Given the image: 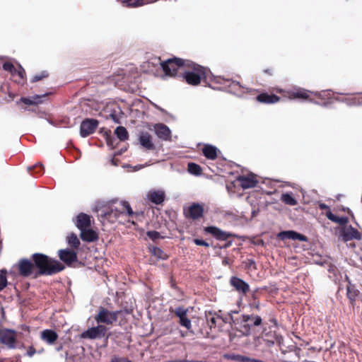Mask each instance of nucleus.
Returning <instances> with one entry per match:
<instances>
[{
	"label": "nucleus",
	"mask_w": 362,
	"mask_h": 362,
	"mask_svg": "<svg viewBox=\"0 0 362 362\" xmlns=\"http://www.w3.org/2000/svg\"><path fill=\"white\" fill-rule=\"evenodd\" d=\"M320 208L321 209H328V210H329V206L327 204H320Z\"/></svg>",
	"instance_id": "4d7b16f0"
},
{
	"label": "nucleus",
	"mask_w": 362,
	"mask_h": 362,
	"mask_svg": "<svg viewBox=\"0 0 362 362\" xmlns=\"http://www.w3.org/2000/svg\"><path fill=\"white\" fill-rule=\"evenodd\" d=\"M66 243L71 247L74 249H78L80 245V240L77 235L74 233L67 235Z\"/></svg>",
	"instance_id": "c756f323"
},
{
	"label": "nucleus",
	"mask_w": 362,
	"mask_h": 362,
	"mask_svg": "<svg viewBox=\"0 0 362 362\" xmlns=\"http://www.w3.org/2000/svg\"><path fill=\"white\" fill-rule=\"evenodd\" d=\"M204 211L203 206L199 203H192L187 209H184V213L186 216L193 220L202 218L203 216Z\"/></svg>",
	"instance_id": "9d476101"
},
{
	"label": "nucleus",
	"mask_w": 362,
	"mask_h": 362,
	"mask_svg": "<svg viewBox=\"0 0 362 362\" xmlns=\"http://www.w3.org/2000/svg\"><path fill=\"white\" fill-rule=\"evenodd\" d=\"M63 349V344H61L55 348L56 351H60Z\"/></svg>",
	"instance_id": "13d9d810"
},
{
	"label": "nucleus",
	"mask_w": 362,
	"mask_h": 362,
	"mask_svg": "<svg viewBox=\"0 0 362 362\" xmlns=\"http://www.w3.org/2000/svg\"><path fill=\"white\" fill-rule=\"evenodd\" d=\"M16 331L11 329H0V342L9 349H14L16 346Z\"/></svg>",
	"instance_id": "39448f33"
},
{
	"label": "nucleus",
	"mask_w": 362,
	"mask_h": 362,
	"mask_svg": "<svg viewBox=\"0 0 362 362\" xmlns=\"http://www.w3.org/2000/svg\"><path fill=\"white\" fill-rule=\"evenodd\" d=\"M2 67L4 70L10 72L12 75H14V72H16V69L11 62H4Z\"/></svg>",
	"instance_id": "4c0bfd02"
},
{
	"label": "nucleus",
	"mask_w": 362,
	"mask_h": 362,
	"mask_svg": "<svg viewBox=\"0 0 362 362\" xmlns=\"http://www.w3.org/2000/svg\"><path fill=\"white\" fill-rule=\"evenodd\" d=\"M58 339L57 333L49 329H44L41 332V339L49 345H52Z\"/></svg>",
	"instance_id": "5701e85b"
},
{
	"label": "nucleus",
	"mask_w": 362,
	"mask_h": 362,
	"mask_svg": "<svg viewBox=\"0 0 362 362\" xmlns=\"http://www.w3.org/2000/svg\"><path fill=\"white\" fill-rule=\"evenodd\" d=\"M326 216L327 218L332 221V222H334V223H337V219L339 218V216H336L335 214H334L330 210H329L327 213H326Z\"/></svg>",
	"instance_id": "37998d69"
},
{
	"label": "nucleus",
	"mask_w": 362,
	"mask_h": 362,
	"mask_svg": "<svg viewBox=\"0 0 362 362\" xmlns=\"http://www.w3.org/2000/svg\"><path fill=\"white\" fill-rule=\"evenodd\" d=\"M238 310H231L228 312V315L226 316L224 318H222V321L225 323H229L232 325H234L236 328L238 325H239V322L240 321V319L235 318L233 317V314H238Z\"/></svg>",
	"instance_id": "bb28decb"
},
{
	"label": "nucleus",
	"mask_w": 362,
	"mask_h": 362,
	"mask_svg": "<svg viewBox=\"0 0 362 362\" xmlns=\"http://www.w3.org/2000/svg\"><path fill=\"white\" fill-rule=\"evenodd\" d=\"M95 320L98 322L110 325L117 321V313L111 312L107 309L103 308L98 313Z\"/></svg>",
	"instance_id": "9b49d317"
},
{
	"label": "nucleus",
	"mask_w": 362,
	"mask_h": 362,
	"mask_svg": "<svg viewBox=\"0 0 362 362\" xmlns=\"http://www.w3.org/2000/svg\"><path fill=\"white\" fill-rule=\"evenodd\" d=\"M188 309L183 306L177 307L175 310V314L177 317H184L187 314Z\"/></svg>",
	"instance_id": "58836bf2"
},
{
	"label": "nucleus",
	"mask_w": 362,
	"mask_h": 362,
	"mask_svg": "<svg viewBox=\"0 0 362 362\" xmlns=\"http://www.w3.org/2000/svg\"><path fill=\"white\" fill-rule=\"evenodd\" d=\"M346 280L348 281V285L346 286V296L350 303L354 305L359 294V291L356 288L355 285L351 283V281L347 276H346Z\"/></svg>",
	"instance_id": "412c9836"
},
{
	"label": "nucleus",
	"mask_w": 362,
	"mask_h": 362,
	"mask_svg": "<svg viewBox=\"0 0 362 362\" xmlns=\"http://www.w3.org/2000/svg\"><path fill=\"white\" fill-rule=\"evenodd\" d=\"M225 358L227 359H230L232 361H237V362H248L250 357L243 356L240 354H232L225 355Z\"/></svg>",
	"instance_id": "2f4dec72"
},
{
	"label": "nucleus",
	"mask_w": 362,
	"mask_h": 362,
	"mask_svg": "<svg viewBox=\"0 0 362 362\" xmlns=\"http://www.w3.org/2000/svg\"><path fill=\"white\" fill-rule=\"evenodd\" d=\"M146 165H145V166ZM143 167H144V165H137V166L135 167V169L136 170H139V169L142 168Z\"/></svg>",
	"instance_id": "680f3d73"
},
{
	"label": "nucleus",
	"mask_w": 362,
	"mask_h": 362,
	"mask_svg": "<svg viewBox=\"0 0 362 362\" xmlns=\"http://www.w3.org/2000/svg\"><path fill=\"white\" fill-rule=\"evenodd\" d=\"M262 322V319L259 315H242L240 321L237 327V329L242 335L249 336L251 334L252 328L259 326Z\"/></svg>",
	"instance_id": "20e7f679"
},
{
	"label": "nucleus",
	"mask_w": 362,
	"mask_h": 362,
	"mask_svg": "<svg viewBox=\"0 0 362 362\" xmlns=\"http://www.w3.org/2000/svg\"><path fill=\"white\" fill-rule=\"evenodd\" d=\"M322 106H326V105H327V103H325L322 104Z\"/></svg>",
	"instance_id": "774afa93"
},
{
	"label": "nucleus",
	"mask_w": 362,
	"mask_h": 362,
	"mask_svg": "<svg viewBox=\"0 0 362 362\" xmlns=\"http://www.w3.org/2000/svg\"><path fill=\"white\" fill-rule=\"evenodd\" d=\"M6 274L7 272L5 269L0 271V291L6 288L8 284Z\"/></svg>",
	"instance_id": "c9c22d12"
},
{
	"label": "nucleus",
	"mask_w": 362,
	"mask_h": 362,
	"mask_svg": "<svg viewBox=\"0 0 362 362\" xmlns=\"http://www.w3.org/2000/svg\"><path fill=\"white\" fill-rule=\"evenodd\" d=\"M179 323L181 326L185 327L187 329L189 330L192 328V322L187 317V315L184 317H179Z\"/></svg>",
	"instance_id": "e433bc0d"
},
{
	"label": "nucleus",
	"mask_w": 362,
	"mask_h": 362,
	"mask_svg": "<svg viewBox=\"0 0 362 362\" xmlns=\"http://www.w3.org/2000/svg\"><path fill=\"white\" fill-rule=\"evenodd\" d=\"M119 204L123 210L119 209L117 207L113 208L112 206L100 209L98 210V216L100 221L114 222L115 219L118 218L124 213V211L128 216H132L134 214L129 202L122 201Z\"/></svg>",
	"instance_id": "7ed1b4c3"
},
{
	"label": "nucleus",
	"mask_w": 362,
	"mask_h": 362,
	"mask_svg": "<svg viewBox=\"0 0 362 362\" xmlns=\"http://www.w3.org/2000/svg\"><path fill=\"white\" fill-rule=\"evenodd\" d=\"M47 75H48V74H47V71H42V72H41L40 74L35 75V76L33 77V78H32L31 81H32V82H37V81H39L42 80V78H45V77H47Z\"/></svg>",
	"instance_id": "a19ab883"
},
{
	"label": "nucleus",
	"mask_w": 362,
	"mask_h": 362,
	"mask_svg": "<svg viewBox=\"0 0 362 362\" xmlns=\"http://www.w3.org/2000/svg\"><path fill=\"white\" fill-rule=\"evenodd\" d=\"M356 105H362V97H356Z\"/></svg>",
	"instance_id": "6e6d98bb"
},
{
	"label": "nucleus",
	"mask_w": 362,
	"mask_h": 362,
	"mask_svg": "<svg viewBox=\"0 0 362 362\" xmlns=\"http://www.w3.org/2000/svg\"><path fill=\"white\" fill-rule=\"evenodd\" d=\"M115 134L121 141H124L128 139L129 134L125 127L122 126L117 127L115 130Z\"/></svg>",
	"instance_id": "c85d7f7f"
},
{
	"label": "nucleus",
	"mask_w": 362,
	"mask_h": 362,
	"mask_svg": "<svg viewBox=\"0 0 362 362\" xmlns=\"http://www.w3.org/2000/svg\"><path fill=\"white\" fill-rule=\"evenodd\" d=\"M46 94L44 95H35L29 98H21V100L25 105H37L41 103V98L45 97Z\"/></svg>",
	"instance_id": "cd10ccee"
},
{
	"label": "nucleus",
	"mask_w": 362,
	"mask_h": 362,
	"mask_svg": "<svg viewBox=\"0 0 362 362\" xmlns=\"http://www.w3.org/2000/svg\"><path fill=\"white\" fill-rule=\"evenodd\" d=\"M107 332V328L103 325H98L96 327H92L88 328L87 330L81 332L78 337L79 339H101L105 337Z\"/></svg>",
	"instance_id": "423d86ee"
},
{
	"label": "nucleus",
	"mask_w": 362,
	"mask_h": 362,
	"mask_svg": "<svg viewBox=\"0 0 362 362\" xmlns=\"http://www.w3.org/2000/svg\"><path fill=\"white\" fill-rule=\"evenodd\" d=\"M114 141H115V139L112 138V136H106V142H107V146H110L111 148H114L115 147Z\"/></svg>",
	"instance_id": "3c124183"
},
{
	"label": "nucleus",
	"mask_w": 362,
	"mask_h": 362,
	"mask_svg": "<svg viewBox=\"0 0 362 362\" xmlns=\"http://www.w3.org/2000/svg\"><path fill=\"white\" fill-rule=\"evenodd\" d=\"M36 353V350L35 349L33 346H29L27 352H26V355L29 357H33V355Z\"/></svg>",
	"instance_id": "603ef678"
},
{
	"label": "nucleus",
	"mask_w": 362,
	"mask_h": 362,
	"mask_svg": "<svg viewBox=\"0 0 362 362\" xmlns=\"http://www.w3.org/2000/svg\"><path fill=\"white\" fill-rule=\"evenodd\" d=\"M217 151H218V148L216 146L211 145V144L204 145V146L202 149L204 156L206 158L210 159V160H214L216 158Z\"/></svg>",
	"instance_id": "a878e982"
},
{
	"label": "nucleus",
	"mask_w": 362,
	"mask_h": 362,
	"mask_svg": "<svg viewBox=\"0 0 362 362\" xmlns=\"http://www.w3.org/2000/svg\"><path fill=\"white\" fill-rule=\"evenodd\" d=\"M342 102L345 103L346 104H347L349 106L356 105V104H357L356 97H354L351 98H345V99L342 100Z\"/></svg>",
	"instance_id": "c03bdc74"
},
{
	"label": "nucleus",
	"mask_w": 362,
	"mask_h": 362,
	"mask_svg": "<svg viewBox=\"0 0 362 362\" xmlns=\"http://www.w3.org/2000/svg\"><path fill=\"white\" fill-rule=\"evenodd\" d=\"M120 1L128 7H138L144 5L142 0H120Z\"/></svg>",
	"instance_id": "f704fd0d"
},
{
	"label": "nucleus",
	"mask_w": 362,
	"mask_h": 362,
	"mask_svg": "<svg viewBox=\"0 0 362 362\" xmlns=\"http://www.w3.org/2000/svg\"><path fill=\"white\" fill-rule=\"evenodd\" d=\"M230 284L239 293H246L250 289L247 282L236 276L230 278Z\"/></svg>",
	"instance_id": "aec40b11"
},
{
	"label": "nucleus",
	"mask_w": 362,
	"mask_h": 362,
	"mask_svg": "<svg viewBox=\"0 0 362 362\" xmlns=\"http://www.w3.org/2000/svg\"><path fill=\"white\" fill-rule=\"evenodd\" d=\"M109 117L112 119L115 123H120V117L117 115L116 111L112 112Z\"/></svg>",
	"instance_id": "49530a36"
},
{
	"label": "nucleus",
	"mask_w": 362,
	"mask_h": 362,
	"mask_svg": "<svg viewBox=\"0 0 362 362\" xmlns=\"http://www.w3.org/2000/svg\"><path fill=\"white\" fill-rule=\"evenodd\" d=\"M111 362H132V361L129 359H128L127 358H119L117 356H114L112 358Z\"/></svg>",
	"instance_id": "09e8293b"
},
{
	"label": "nucleus",
	"mask_w": 362,
	"mask_h": 362,
	"mask_svg": "<svg viewBox=\"0 0 362 362\" xmlns=\"http://www.w3.org/2000/svg\"><path fill=\"white\" fill-rule=\"evenodd\" d=\"M277 237L282 240H298L300 241H303V242H306L308 241V238L303 235V234H300L296 231H294V230H284V231H281L280 233H278L277 235Z\"/></svg>",
	"instance_id": "4468645a"
},
{
	"label": "nucleus",
	"mask_w": 362,
	"mask_h": 362,
	"mask_svg": "<svg viewBox=\"0 0 362 362\" xmlns=\"http://www.w3.org/2000/svg\"><path fill=\"white\" fill-rule=\"evenodd\" d=\"M33 260L40 275L51 276L64 269V266L60 262L42 253L33 254Z\"/></svg>",
	"instance_id": "f03ea898"
},
{
	"label": "nucleus",
	"mask_w": 362,
	"mask_h": 362,
	"mask_svg": "<svg viewBox=\"0 0 362 362\" xmlns=\"http://www.w3.org/2000/svg\"><path fill=\"white\" fill-rule=\"evenodd\" d=\"M194 243L197 245H202V246H204V247H209L210 246V244L207 242H206L205 240H202V239H194Z\"/></svg>",
	"instance_id": "de8ad7c7"
},
{
	"label": "nucleus",
	"mask_w": 362,
	"mask_h": 362,
	"mask_svg": "<svg viewBox=\"0 0 362 362\" xmlns=\"http://www.w3.org/2000/svg\"><path fill=\"white\" fill-rule=\"evenodd\" d=\"M38 166L41 167L42 168H43L42 165L41 163H40V164H37L34 166L28 167V171L30 172V171H31V170H33V168H37Z\"/></svg>",
	"instance_id": "5fc2aeb1"
},
{
	"label": "nucleus",
	"mask_w": 362,
	"mask_h": 362,
	"mask_svg": "<svg viewBox=\"0 0 362 362\" xmlns=\"http://www.w3.org/2000/svg\"><path fill=\"white\" fill-rule=\"evenodd\" d=\"M153 130L157 137L165 141H171L172 132L170 129L163 123H157L153 125Z\"/></svg>",
	"instance_id": "1a4fd4ad"
},
{
	"label": "nucleus",
	"mask_w": 362,
	"mask_h": 362,
	"mask_svg": "<svg viewBox=\"0 0 362 362\" xmlns=\"http://www.w3.org/2000/svg\"><path fill=\"white\" fill-rule=\"evenodd\" d=\"M18 75L20 78L21 79H23L24 78V76L25 75V71L24 70V69L21 66L19 65V68L18 69H16V72H14V75Z\"/></svg>",
	"instance_id": "a18cd8bd"
},
{
	"label": "nucleus",
	"mask_w": 362,
	"mask_h": 362,
	"mask_svg": "<svg viewBox=\"0 0 362 362\" xmlns=\"http://www.w3.org/2000/svg\"><path fill=\"white\" fill-rule=\"evenodd\" d=\"M151 253L153 255L156 256V257L159 258V259H163L164 257V252L163 251L158 247H153L152 250H151Z\"/></svg>",
	"instance_id": "ea45409f"
},
{
	"label": "nucleus",
	"mask_w": 362,
	"mask_h": 362,
	"mask_svg": "<svg viewBox=\"0 0 362 362\" xmlns=\"http://www.w3.org/2000/svg\"><path fill=\"white\" fill-rule=\"evenodd\" d=\"M34 264L28 259H21L18 262L19 273L23 276H28L33 272Z\"/></svg>",
	"instance_id": "6ab92c4d"
},
{
	"label": "nucleus",
	"mask_w": 362,
	"mask_h": 362,
	"mask_svg": "<svg viewBox=\"0 0 362 362\" xmlns=\"http://www.w3.org/2000/svg\"><path fill=\"white\" fill-rule=\"evenodd\" d=\"M154 60L156 64L160 66L166 76H175L179 69H183L182 76L189 85L197 86L202 80L206 81L210 78L213 83L219 85V86H215L209 84V86L213 89L235 93L238 90L242 88L238 81L225 78L220 76H214L211 74L208 76L205 68L189 60H184L177 57L170 58L165 61H161L160 58H155Z\"/></svg>",
	"instance_id": "f257e3e1"
},
{
	"label": "nucleus",
	"mask_w": 362,
	"mask_h": 362,
	"mask_svg": "<svg viewBox=\"0 0 362 362\" xmlns=\"http://www.w3.org/2000/svg\"><path fill=\"white\" fill-rule=\"evenodd\" d=\"M257 100L262 103L272 104L278 102L279 97L274 94L261 93L257 96Z\"/></svg>",
	"instance_id": "393cba45"
},
{
	"label": "nucleus",
	"mask_w": 362,
	"mask_h": 362,
	"mask_svg": "<svg viewBox=\"0 0 362 362\" xmlns=\"http://www.w3.org/2000/svg\"><path fill=\"white\" fill-rule=\"evenodd\" d=\"M248 261H249V265L250 266L255 264V262L253 259H249Z\"/></svg>",
	"instance_id": "052dcab7"
},
{
	"label": "nucleus",
	"mask_w": 362,
	"mask_h": 362,
	"mask_svg": "<svg viewBox=\"0 0 362 362\" xmlns=\"http://www.w3.org/2000/svg\"><path fill=\"white\" fill-rule=\"evenodd\" d=\"M139 144L146 151H153L156 146L152 141L151 135L147 132H141L138 136Z\"/></svg>",
	"instance_id": "f8f14e48"
},
{
	"label": "nucleus",
	"mask_w": 362,
	"mask_h": 362,
	"mask_svg": "<svg viewBox=\"0 0 362 362\" xmlns=\"http://www.w3.org/2000/svg\"><path fill=\"white\" fill-rule=\"evenodd\" d=\"M80 231V237L83 241L91 243L96 240L98 238L97 233L89 228L82 229Z\"/></svg>",
	"instance_id": "b1692460"
},
{
	"label": "nucleus",
	"mask_w": 362,
	"mask_h": 362,
	"mask_svg": "<svg viewBox=\"0 0 362 362\" xmlns=\"http://www.w3.org/2000/svg\"><path fill=\"white\" fill-rule=\"evenodd\" d=\"M62 357L64 358L65 361L70 360L72 357L70 356L67 351H66L64 355H61Z\"/></svg>",
	"instance_id": "864d4df0"
},
{
	"label": "nucleus",
	"mask_w": 362,
	"mask_h": 362,
	"mask_svg": "<svg viewBox=\"0 0 362 362\" xmlns=\"http://www.w3.org/2000/svg\"><path fill=\"white\" fill-rule=\"evenodd\" d=\"M175 362H188V360H175Z\"/></svg>",
	"instance_id": "e2e57ef3"
},
{
	"label": "nucleus",
	"mask_w": 362,
	"mask_h": 362,
	"mask_svg": "<svg viewBox=\"0 0 362 362\" xmlns=\"http://www.w3.org/2000/svg\"><path fill=\"white\" fill-rule=\"evenodd\" d=\"M238 181L241 187L244 189L255 187L257 183V180L255 178L253 175L239 176Z\"/></svg>",
	"instance_id": "4be33fe9"
},
{
	"label": "nucleus",
	"mask_w": 362,
	"mask_h": 362,
	"mask_svg": "<svg viewBox=\"0 0 362 362\" xmlns=\"http://www.w3.org/2000/svg\"><path fill=\"white\" fill-rule=\"evenodd\" d=\"M340 236L344 242L361 239V235L359 231L351 226L344 229L341 231Z\"/></svg>",
	"instance_id": "2eb2a0df"
},
{
	"label": "nucleus",
	"mask_w": 362,
	"mask_h": 362,
	"mask_svg": "<svg viewBox=\"0 0 362 362\" xmlns=\"http://www.w3.org/2000/svg\"><path fill=\"white\" fill-rule=\"evenodd\" d=\"M223 263L224 264H228V261H227V260H223Z\"/></svg>",
	"instance_id": "0e129e2a"
},
{
	"label": "nucleus",
	"mask_w": 362,
	"mask_h": 362,
	"mask_svg": "<svg viewBox=\"0 0 362 362\" xmlns=\"http://www.w3.org/2000/svg\"><path fill=\"white\" fill-rule=\"evenodd\" d=\"M188 172L194 175H200L202 173V168L194 163H188Z\"/></svg>",
	"instance_id": "72a5a7b5"
},
{
	"label": "nucleus",
	"mask_w": 362,
	"mask_h": 362,
	"mask_svg": "<svg viewBox=\"0 0 362 362\" xmlns=\"http://www.w3.org/2000/svg\"><path fill=\"white\" fill-rule=\"evenodd\" d=\"M111 162H112V163L113 165H116V164L115 163V162H114V159H113V158L111 160Z\"/></svg>",
	"instance_id": "69168bd1"
},
{
	"label": "nucleus",
	"mask_w": 362,
	"mask_h": 362,
	"mask_svg": "<svg viewBox=\"0 0 362 362\" xmlns=\"http://www.w3.org/2000/svg\"><path fill=\"white\" fill-rule=\"evenodd\" d=\"M206 318L208 325L210 327V329H212L213 327H216L217 320H222L223 317H221L220 316L216 315V313L209 312V313L206 314Z\"/></svg>",
	"instance_id": "7c9ffc66"
},
{
	"label": "nucleus",
	"mask_w": 362,
	"mask_h": 362,
	"mask_svg": "<svg viewBox=\"0 0 362 362\" xmlns=\"http://www.w3.org/2000/svg\"><path fill=\"white\" fill-rule=\"evenodd\" d=\"M204 231L211 234L218 240H226L228 238L233 236L232 233L222 230L219 228L214 226L206 227Z\"/></svg>",
	"instance_id": "ddd939ff"
},
{
	"label": "nucleus",
	"mask_w": 362,
	"mask_h": 362,
	"mask_svg": "<svg viewBox=\"0 0 362 362\" xmlns=\"http://www.w3.org/2000/svg\"><path fill=\"white\" fill-rule=\"evenodd\" d=\"M262 361L261 360H259V359H256V358H249V361L248 362H262Z\"/></svg>",
	"instance_id": "bf43d9fd"
},
{
	"label": "nucleus",
	"mask_w": 362,
	"mask_h": 362,
	"mask_svg": "<svg viewBox=\"0 0 362 362\" xmlns=\"http://www.w3.org/2000/svg\"><path fill=\"white\" fill-rule=\"evenodd\" d=\"M326 92V90H323L322 92H311L304 88H298L292 90L289 93V96L291 98L306 100L309 98L310 94H313L315 96L322 98L323 95H325Z\"/></svg>",
	"instance_id": "6e6552de"
},
{
	"label": "nucleus",
	"mask_w": 362,
	"mask_h": 362,
	"mask_svg": "<svg viewBox=\"0 0 362 362\" xmlns=\"http://www.w3.org/2000/svg\"><path fill=\"white\" fill-rule=\"evenodd\" d=\"M58 255L59 259L66 264H71L77 260V253L68 248L59 250Z\"/></svg>",
	"instance_id": "f3484780"
},
{
	"label": "nucleus",
	"mask_w": 362,
	"mask_h": 362,
	"mask_svg": "<svg viewBox=\"0 0 362 362\" xmlns=\"http://www.w3.org/2000/svg\"><path fill=\"white\" fill-rule=\"evenodd\" d=\"M76 226L80 230L84 228L90 227L91 220L90 216L85 213L78 214L74 219Z\"/></svg>",
	"instance_id": "dca6fc26"
},
{
	"label": "nucleus",
	"mask_w": 362,
	"mask_h": 362,
	"mask_svg": "<svg viewBox=\"0 0 362 362\" xmlns=\"http://www.w3.org/2000/svg\"><path fill=\"white\" fill-rule=\"evenodd\" d=\"M281 200L290 206H295L297 204L296 199L289 193L283 194Z\"/></svg>",
	"instance_id": "473e14b6"
},
{
	"label": "nucleus",
	"mask_w": 362,
	"mask_h": 362,
	"mask_svg": "<svg viewBox=\"0 0 362 362\" xmlns=\"http://www.w3.org/2000/svg\"><path fill=\"white\" fill-rule=\"evenodd\" d=\"M146 197L151 202L158 205L164 202L165 194L162 189H151L148 192Z\"/></svg>",
	"instance_id": "a211bd4d"
},
{
	"label": "nucleus",
	"mask_w": 362,
	"mask_h": 362,
	"mask_svg": "<svg viewBox=\"0 0 362 362\" xmlns=\"http://www.w3.org/2000/svg\"><path fill=\"white\" fill-rule=\"evenodd\" d=\"M98 121L96 119H86L82 121L80 125V135L85 138L95 132L98 126Z\"/></svg>",
	"instance_id": "0eeeda50"
},
{
	"label": "nucleus",
	"mask_w": 362,
	"mask_h": 362,
	"mask_svg": "<svg viewBox=\"0 0 362 362\" xmlns=\"http://www.w3.org/2000/svg\"><path fill=\"white\" fill-rule=\"evenodd\" d=\"M188 362H198V361H188Z\"/></svg>",
	"instance_id": "338daca9"
},
{
	"label": "nucleus",
	"mask_w": 362,
	"mask_h": 362,
	"mask_svg": "<svg viewBox=\"0 0 362 362\" xmlns=\"http://www.w3.org/2000/svg\"><path fill=\"white\" fill-rule=\"evenodd\" d=\"M146 235L152 240H156L160 237V233L156 230H149L147 232Z\"/></svg>",
	"instance_id": "79ce46f5"
},
{
	"label": "nucleus",
	"mask_w": 362,
	"mask_h": 362,
	"mask_svg": "<svg viewBox=\"0 0 362 362\" xmlns=\"http://www.w3.org/2000/svg\"><path fill=\"white\" fill-rule=\"evenodd\" d=\"M349 222V219L346 216H341L339 217L337 219V223H339V225L344 226L346 225V223Z\"/></svg>",
	"instance_id": "8fccbe9b"
}]
</instances>
